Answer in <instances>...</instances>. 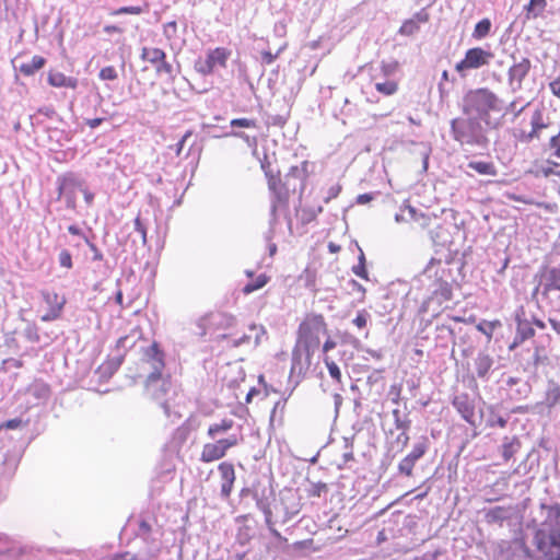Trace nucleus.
<instances>
[{"mask_svg": "<svg viewBox=\"0 0 560 560\" xmlns=\"http://www.w3.org/2000/svg\"><path fill=\"white\" fill-rule=\"evenodd\" d=\"M328 336V324L322 314H306L296 331V342L292 350V371H307L312 359L320 346V337Z\"/></svg>", "mask_w": 560, "mask_h": 560, "instance_id": "f257e3e1", "label": "nucleus"}, {"mask_svg": "<svg viewBox=\"0 0 560 560\" xmlns=\"http://www.w3.org/2000/svg\"><path fill=\"white\" fill-rule=\"evenodd\" d=\"M308 166V161H303L300 166H291L284 179L281 178L280 171L273 172L270 168L264 167L268 189L272 195L271 210L273 213H276L278 209L288 208L291 194L295 191V188L290 185L291 177L301 182V190L305 188L306 180L310 176Z\"/></svg>", "mask_w": 560, "mask_h": 560, "instance_id": "f03ea898", "label": "nucleus"}, {"mask_svg": "<svg viewBox=\"0 0 560 560\" xmlns=\"http://www.w3.org/2000/svg\"><path fill=\"white\" fill-rule=\"evenodd\" d=\"M462 109L467 117H476L487 127H495L490 119V113L501 110V101L491 90L479 88L469 90L464 95Z\"/></svg>", "mask_w": 560, "mask_h": 560, "instance_id": "7ed1b4c3", "label": "nucleus"}, {"mask_svg": "<svg viewBox=\"0 0 560 560\" xmlns=\"http://www.w3.org/2000/svg\"><path fill=\"white\" fill-rule=\"evenodd\" d=\"M144 390L147 396L160 404L165 411L170 409V398L176 395L171 375H163L162 371H154L148 375Z\"/></svg>", "mask_w": 560, "mask_h": 560, "instance_id": "20e7f679", "label": "nucleus"}, {"mask_svg": "<svg viewBox=\"0 0 560 560\" xmlns=\"http://www.w3.org/2000/svg\"><path fill=\"white\" fill-rule=\"evenodd\" d=\"M242 441V436L230 435L214 442L206 443L201 448L200 460L206 464L221 460L228 455L231 448L236 447Z\"/></svg>", "mask_w": 560, "mask_h": 560, "instance_id": "39448f33", "label": "nucleus"}, {"mask_svg": "<svg viewBox=\"0 0 560 560\" xmlns=\"http://www.w3.org/2000/svg\"><path fill=\"white\" fill-rule=\"evenodd\" d=\"M424 273L429 278L435 279L433 295L440 296L442 301H450L453 296L452 285L445 280L450 272L442 266L441 259L431 258L424 269Z\"/></svg>", "mask_w": 560, "mask_h": 560, "instance_id": "423d86ee", "label": "nucleus"}, {"mask_svg": "<svg viewBox=\"0 0 560 560\" xmlns=\"http://www.w3.org/2000/svg\"><path fill=\"white\" fill-rule=\"evenodd\" d=\"M492 58L493 54L490 50L472 47L467 49L464 58L455 65V70L464 78L468 71L488 66Z\"/></svg>", "mask_w": 560, "mask_h": 560, "instance_id": "0eeeda50", "label": "nucleus"}, {"mask_svg": "<svg viewBox=\"0 0 560 560\" xmlns=\"http://www.w3.org/2000/svg\"><path fill=\"white\" fill-rule=\"evenodd\" d=\"M481 120L476 117L455 118L451 121L454 139L459 142H472L482 131Z\"/></svg>", "mask_w": 560, "mask_h": 560, "instance_id": "6e6552de", "label": "nucleus"}, {"mask_svg": "<svg viewBox=\"0 0 560 560\" xmlns=\"http://www.w3.org/2000/svg\"><path fill=\"white\" fill-rule=\"evenodd\" d=\"M533 542L544 560H560V534L535 532Z\"/></svg>", "mask_w": 560, "mask_h": 560, "instance_id": "1a4fd4ad", "label": "nucleus"}, {"mask_svg": "<svg viewBox=\"0 0 560 560\" xmlns=\"http://www.w3.org/2000/svg\"><path fill=\"white\" fill-rule=\"evenodd\" d=\"M530 130L528 132L521 130L518 140L522 142H529L534 139H539L541 132L551 127L552 120L549 114L542 108L537 107L530 115Z\"/></svg>", "mask_w": 560, "mask_h": 560, "instance_id": "9d476101", "label": "nucleus"}, {"mask_svg": "<svg viewBox=\"0 0 560 560\" xmlns=\"http://www.w3.org/2000/svg\"><path fill=\"white\" fill-rule=\"evenodd\" d=\"M230 56L231 50L224 47H217L209 50L205 59H198L195 62V69L203 75L211 74L217 66L225 68Z\"/></svg>", "mask_w": 560, "mask_h": 560, "instance_id": "9b49d317", "label": "nucleus"}, {"mask_svg": "<svg viewBox=\"0 0 560 560\" xmlns=\"http://www.w3.org/2000/svg\"><path fill=\"white\" fill-rule=\"evenodd\" d=\"M141 59L151 63L158 74L173 73V67L166 60V54L164 50L155 47H143L141 50Z\"/></svg>", "mask_w": 560, "mask_h": 560, "instance_id": "f8f14e48", "label": "nucleus"}, {"mask_svg": "<svg viewBox=\"0 0 560 560\" xmlns=\"http://www.w3.org/2000/svg\"><path fill=\"white\" fill-rule=\"evenodd\" d=\"M217 469L221 479V495L229 499L236 480L234 465L229 460H223L218 464Z\"/></svg>", "mask_w": 560, "mask_h": 560, "instance_id": "ddd939ff", "label": "nucleus"}, {"mask_svg": "<svg viewBox=\"0 0 560 560\" xmlns=\"http://www.w3.org/2000/svg\"><path fill=\"white\" fill-rule=\"evenodd\" d=\"M427 450L428 445L424 441L415 444L411 452L399 462L398 471L401 475L411 477L417 460H419L427 453Z\"/></svg>", "mask_w": 560, "mask_h": 560, "instance_id": "4468645a", "label": "nucleus"}, {"mask_svg": "<svg viewBox=\"0 0 560 560\" xmlns=\"http://www.w3.org/2000/svg\"><path fill=\"white\" fill-rule=\"evenodd\" d=\"M546 517L535 532L560 534V504L544 506Z\"/></svg>", "mask_w": 560, "mask_h": 560, "instance_id": "2eb2a0df", "label": "nucleus"}, {"mask_svg": "<svg viewBox=\"0 0 560 560\" xmlns=\"http://www.w3.org/2000/svg\"><path fill=\"white\" fill-rule=\"evenodd\" d=\"M45 302L50 306L49 311L42 316L43 322H51L60 317L62 308L66 304L65 296H60L54 291L43 293Z\"/></svg>", "mask_w": 560, "mask_h": 560, "instance_id": "dca6fc26", "label": "nucleus"}, {"mask_svg": "<svg viewBox=\"0 0 560 560\" xmlns=\"http://www.w3.org/2000/svg\"><path fill=\"white\" fill-rule=\"evenodd\" d=\"M541 288L542 295L547 296L551 291H560V265L545 270L541 275L537 292Z\"/></svg>", "mask_w": 560, "mask_h": 560, "instance_id": "f3484780", "label": "nucleus"}, {"mask_svg": "<svg viewBox=\"0 0 560 560\" xmlns=\"http://www.w3.org/2000/svg\"><path fill=\"white\" fill-rule=\"evenodd\" d=\"M532 69V62L528 58L523 57L514 62L509 69V81L511 84L516 83L521 86L523 80L527 77Z\"/></svg>", "mask_w": 560, "mask_h": 560, "instance_id": "a211bd4d", "label": "nucleus"}, {"mask_svg": "<svg viewBox=\"0 0 560 560\" xmlns=\"http://www.w3.org/2000/svg\"><path fill=\"white\" fill-rule=\"evenodd\" d=\"M429 20L430 14L427 12V10L422 9L421 11L417 12L411 19L404 21L399 28V34L405 36H411L419 31L420 24L427 23Z\"/></svg>", "mask_w": 560, "mask_h": 560, "instance_id": "6ab92c4d", "label": "nucleus"}, {"mask_svg": "<svg viewBox=\"0 0 560 560\" xmlns=\"http://www.w3.org/2000/svg\"><path fill=\"white\" fill-rule=\"evenodd\" d=\"M453 406L460 413L464 420L469 423L474 422L475 408L467 395L456 396L453 400Z\"/></svg>", "mask_w": 560, "mask_h": 560, "instance_id": "aec40b11", "label": "nucleus"}, {"mask_svg": "<svg viewBox=\"0 0 560 560\" xmlns=\"http://www.w3.org/2000/svg\"><path fill=\"white\" fill-rule=\"evenodd\" d=\"M47 82L54 88H69L74 90L78 86V80L75 78L67 77L59 71H49Z\"/></svg>", "mask_w": 560, "mask_h": 560, "instance_id": "412c9836", "label": "nucleus"}, {"mask_svg": "<svg viewBox=\"0 0 560 560\" xmlns=\"http://www.w3.org/2000/svg\"><path fill=\"white\" fill-rule=\"evenodd\" d=\"M547 5V0H528V3L523 9L525 19L532 21L542 18Z\"/></svg>", "mask_w": 560, "mask_h": 560, "instance_id": "4be33fe9", "label": "nucleus"}, {"mask_svg": "<svg viewBox=\"0 0 560 560\" xmlns=\"http://www.w3.org/2000/svg\"><path fill=\"white\" fill-rule=\"evenodd\" d=\"M372 81H374L375 90L384 96H393L399 90V83L396 80L385 79L383 81H378L377 77L373 75Z\"/></svg>", "mask_w": 560, "mask_h": 560, "instance_id": "5701e85b", "label": "nucleus"}, {"mask_svg": "<svg viewBox=\"0 0 560 560\" xmlns=\"http://www.w3.org/2000/svg\"><path fill=\"white\" fill-rule=\"evenodd\" d=\"M145 355L154 362V371H162L164 369L165 354L156 341H153L152 345L147 349Z\"/></svg>", "mask_w": 560, "mask_h": 560, "instance_id": "b1692460", "label": "nucleus"}, {"mask_svg": "<svg viewBox=\"0 0 560 560\" xmlns=\"http://www.w3.org/2000/svg\"><path fill=\"white\" fill-rule=\"evenodd\" d=\"M46 65V59L42 56H33L27 62L20 65L19 70L25 77H31L39 71Z\"/></svg>", "mask_w": 560, "mask_h": 560, "instance_id": "393cba45", "label": "nucleus"}, {"mask_svg": "<svg viewBox=\"0 0 560 560\" xmlns=\"http://www.w3.org/2000/svg\"><path fill=\"white\" fill-rule=\"evenodd\" d=\"M535 336V329L532 327V325L526 322H518L517 328H516V336L514 339L513 345H511L510 349H513L517 345L524 342L527 339H530Z\"/></svg>", "mask_w": 560, "mask_h": 560, "instance_id": "a878e982", "label": "nucleus"}, {"mask_svg": "<svg viewBox=\"0 0 560 560\" xmlns=\"http://www.w3.org/2000/svg\"><path fill=\"white\" fill-rule=\"evenodd\" d=\"M521 441L517 436L504 438L502 444V457L504 462H509L520 450Z\"/></svg>", "mask_w": 560, "mask_h": 560, "instance_id": "bb28decb", "label": "nucleus"}, {"mask_svg": "<svg viewBox=\"0 0 560 560\" xmlns=\"http://www.w3.org/2000/svg\"><path fill=\"white\" fill-rule=\"evenodd\" d=\"M468 167L477 172L479 175L497 176L498 170L493 162L470 161Z\"/></svg>", "mask_w": 560, "mask_h": 560, "instance_id": "cd10ccee", "label": "nucleus"}, {"mask_svg": "<svg viewBox=\"0 0 560 560\" xmlns=\"http://www.w3.org/2000/svg\"><path fill=\"white\" fill-rule=\"evenodd\" d=\"M234 421L232 419H222L218 423H212L209 425L207 434L209 438L213 439L217 435L228 432L233 428Z\"/></svg>", "mask_w": 560, "mask_h": 560, "instance_id": "c85d7f7f", "label": "nucleus"}, {"mask_svg": "<svg viewBox=\"0 0 560 560\" xmlns=\"http://www.w3.org/2000/svg\"><path fill=\"white\" fill-rule=\"evenodd\" d=\"M269 280H270L269 276H267L266 273H260L259 276L256 277L255 280L245 284L242 289V292L246 295L250 294L254 291H257V290H260L261 288H264L269 282Z\"/></svg>", "mask_w": 560, "mask_h": 560, "instance_id": "c756f323", "label": "nucleus"}, {"mask_svg": "<svg viewBox=\"0 0 560 560\" xmlns=\"http://www.w3.org/2000/svg\"><path fill=\"white\" fill-rule=\"evenodd\" d=\"M491 31V22L489 19H482L479 21L474 28L472 37L476 39H482L489 35Z\"/></svg>", "mask_w": 560, "mask_h": 560, "instance_id": "7c9ffc66", "label": "nucleus"}, {"mask_svg": "<svg viewBox=\"0 0 560 560\" xmlns=\"http://www.w3.org/2000/svg\"><path fill=\"white\" fill-rule=\"evenodd\" d=\"M408 212L411 220L417 222L421 228H427L430 225L431 217L429 214L418 213L417 210L412 207H408Z\"/></svg>", "mask_w": 560, "mask_h": 560, "instance_id": "2f4dec72", "label": "nucleus"}, {"mask_svg": "<svg viewBox=\"0 0 560 560\" xmlns=\"http://www.w3.org/2000/svg\"><path fill=\"white\" fill-rule=\"evenodd\" d=\"M324 363H325L326 368L328 369L329 375L337 383H341L342 376H341V372H340V369L338 368V365L328 355L324 357Z\"/></svg>", "mask_w": 560, "mask_h": 560, "instance_id": "473e14b6", "label": "nucleus"}, {"mask_svg": "<svg viewBox=\"0 0 560 560\" xmlns=\"http://www.w3.org/2000/svg\"><path fill=\"white\" fill-rule=\"evenodd\" d=\"M548 145L552 152V155L560 160V129L556 135L550 137Z\"/></svg>", "mask_w": 560, "mask_h": 560, "instance_id": "72a5a7b5", "label": "nucleus"}, {"mask_svg": "<svg viewBox=\"0 0 560 560\" xmlns=\"http://www.w3.org/2000/svg\"><path fill=\"white\" fill-rule=\"evenodd\" d=\"M98 77L102 80L113 81V80H116L118 78V74H117V71H116L115 67L107 66V67H104V68L101 69V71L98 73Z\"/></svg>", "mask_w": 560, "mask_h": 560, "instance_id": "f704fd0d", "label": "nucleus"}, {"mask_svg": "<svg viewBox=\"0 0 560 560\" xmlns=\"http://www.w3.org/2000/svg\"><path fill=\"white\" fill-rule=\"evenodd\" d=\"M231 126L241 128H256L257 121L255 119L248 118H235L231 120Z\"/></svg>", "mask_w": 560, "mask_h": 560, "instance_id": "c9c22d12", "label": "nucleus"}, {"mask_svg": "<svg viewBox=\"0 0 560 560\" xmlns=\"http://www.w3.org/2000/svg\"><path fill=\"white\" fill-rule=\"evenodd\" d=\"M342 190V186L339 183L330 186L327 190V196L324 198L325 203H328L330 200L337 198Z\"/></svg>", "mask_w": 560, "mask_h": 560, "instance_id": "e433bc0d", "label": "nucleus"}, {"mask_svg": "<svg viewBox=\"0 0 560 560\" xmlns=\"http://www.w3.org/2000/svg\"><path fill=\"white\" fill-rule=\"evenodd\" d=\"M59 264L61 267H65L67 269L72 268V256L69 250L63 249L59 254Z\"/></svg>", "mask_w": 560, "mask_h": 560, "instance_id": "4c0bfd02", "label": "nucleus"}, {"mask_svg": "<svg viewBox=\"0 0 560 560\" xmlns=\"http://www.w3.org/2000/svg\"><path fill=\"white\" fill-rule=\"evenodd\" d=\"M142 9L140 7H121L112 12V15H120V14H141Z\"/></svg>", "mask_w": 560, "mask_h": 560, "instance_id": "58836bf2", "label": "nucleus"}, {"mask_svg": "<svg viewBox=\"0 0 560 560\" xmlns=\"http://www.w3.org/2000/svg\"><path fill=\"white\" fill-rule=\"evenodd\" d=\"M25 337L32 342L39 341L38 328L35 324H31L25 329Z\"/></svg>", "mask_w": 560, "mask_h": 560, "instance_id": "ea45409f", "label": "nucleus"}, {"mask_svg": "<svg viewBox=\"0 0 560 560\" xmlns=\"http://www.w3.org/2000/svg\"><path fill=\"white\" fill-rule=\"evenodd\" d=\"M397 68H398L397 62H394V63L382 62L380 70H381L382 75L385 79H387L392 73H394L397 70Z\"/></svg>", "mask_w": 560, "mask_h": 560, "instance_id": "a19ab883", "label": "nucleus"}, {"mask_svg": "<svg viewBox=\"0 0 560 560\" xmlns=\"http://www.w3.org/2000/svg\"><path fill=\"white\" fill-rule=\"evenodd\" d=\"M266 523L268 525V528L271 533V535L279 541V542H287L288 539L283 537L280 532L275 527V524L272 523L270 516H267Z\"/></svg>", "mask_w": 560, "mask_h": 560, "instance_id": "79ce46f5", "label": "nucleus"}, {"mask_svg": "<svg viewBox=\"0 0 560 560\" xmlns=\"http://www.w3.org/2000/svg\"><path fill=\"white\" fill-rule=\"evenodd\" d=\"M266 523L268 525V528L271 533V535L279 541V542H287L288 539L283 537L280 532L275 527V524L272 523L270 516H267Z\"/></svg>", "mask_w": 560, "mask_h": 560, "instance_id": "37998d69", "label": "nucleus"}, {"mask_svg": "<svg viewBox=\"0 0 560 560\" xmlns=\"http://www.w3.org/2000/svg\"><path fill=\"white\" fill-rule=\"evenodd\" d=\"M266 523L268 525V528L271 533V535L279 541V542H287L288 539L283 537L280 532L275 527V524L272 523L270 516H267Z\"/></svg>", "mask_w": 560, "mask_h": 560, "instance_id": "c03bdc74", "label": "nucleus"}, {"mask_svg": "<svg viewBox=\"0 0 560 560\" xmlns=\"http://www.w3.org/2000/svg\"><path fill=\"white\" fill-rule=\"evenodd\" d=\"M266 523L268 525V528L271 533V535L279 541V542H287L288 539L283 537L280 532L275 527V524L272 523L270 516H267Z\"/></svg>", "mask_w": 560, "mask_h": 560, "instance_id": "a18cd8bd", "label": "nucleus"}, {"mask_svg": "<svg viewBox=\"0 0 560 560\" xmlns=\"http://www.w3.org/2000/svg\"><path fill=\"white\" fill-rule=\"evenodd\" d=\"M328 491V487L324 482H316L312 486V489L310 491V494L312 497H320L322 494L326 493Z\"/></svg>", "mask_w": 560, "mask_h": 560, "instance_id": "49530a36", "label": "nucleus"}, {"mask_svg": "<svg viewBox=\"0 0 560 560\" xmlns=\"http://www.w3.org/2000/svg\"><path fill=\"white\" fill-rule=\"evenodd\" d=\"M368 314L365 311H361L358 313V315L355 316V318L353 319V324L358 327V328H364L368 324Z\"/></svg>", "mask_w": 560, "mask_h": 560, "instance_id": "de8ad7c7", "label": "nucleus"}, {"mask_svg": "<svg viewBox=\"0 0 560 560\" xmlns=\"http://www.w3.org/2000/svg\"><path fill=\"white\" fill-rule=\"evenodd\" d=\"M352 271L355 276H358L364 280H369V273H368L365 264H358V265L353 266Z\"/></svg>", "mask_w": 560, "mask_h": 560, "instance_id": "09e8293b", "label": "nucleus"}, {"mask_svg": "<svg viewBox=\"0 0 560 560\" xmlns=\"http://www.w3.org/2000/svg\"><path fill=\"white\" fill-rule=\"evenodd\" d=\"M22 424V420L19 418L10 419L3 423L0 424V429H7V430H15L20 428Z\"/></svg>", "mask_w": 560, "mask_h": 560, "instance_id": "8fccbe9b", "label": "nucleus"}, {"mask_svg": "<svg viewBox=\"0 0 560 560\" xmlns=\"http://www.w3.org/2000/svg\"><path fill=\"white\" fill-rule=\"evenodd\" d=\"M163 30H164V35L167 38H172L173 36H175V34L177 32V24L174 21L167 22L166 24H164Z\"/></svg>", "mask_w": 560, "mask_h": 560, "instance_id": "3c124183", "label": "nucleus"}, {"mask_svg": "<svg viewBox=\"0 0 560 560\" xmlns=\"http://www.w3.org/2000/svg\"><path fill=\"white\" fill-rule=\"evenodd\" d=\"M135 229L141 235L143 242H145L147 241V228L143 224V222L141 221L139 215L135 219Z\"/></svg>", "mask_w": 560, "mask_h": 560, "instance_id": "603ef678", "label": "nucleus"}, {"mask_svg": "<svg viewBox=\"0 0 560 560\" xmlns=\"http://www.w3.org/2000/svg\"><path fill=\"white\" fill-rule=\"evenodd\" d=\"M549 90L560 100V74L549 82Z\"/></svg>", "mask_w": 560, "mask_h": 560, "instance_id": "864d4df0", "label": "nucleus"}, {"mask_svg": "<svg viewBox=\"0 0 560 560\" xmlns=\"http://www.w3.org/2000/svg\"><path fill=\"white\" fill-rule=\"evenodd\" d=\"M281 51H282V48L279 49L276 54H272L271 51H262L261 52L262 61L266 65H271L279 57Z\"/></svg>", "mask_w": 560, "mask_h": 560, "instance_id": "5fc2aeb1", "label": "nucleus"}, {"mask_svg": "<svg viewBox=\"0 0 560 560\" xmlns=\"http://www.w3.org/2000/svg\"><path fill=\"white\" fill-rule=\"evenodd\" d=\"M192 136V131L191 130H188L185 132V135L182 137V139L177 142L176 144V149H175V153L177 156L180 155L183 149H184V144L185 142L187 141L188 138H190Z\"/></svg>", "mask_w": 560, "mask_h": 560, "instance_id": "6e6d98bb", "label": "nucleus"}, {"mask_svg": "<svg viewBox=\"0 0 560 560\" xmlns=\"http://www.w3.org/2000/svg\"><path fill=\"white\" fill-rule=\"evenodd\" d=\"M506 419L503 418L502 416H494L493 418H491L489 421H488V425L489 427H500V428H505L506 427Z\"/></svg>", "mask_w": 560, "mask_h": 560, "instance_id": "4d7b16f0", "label": "nucleus"}, {"mask_svg": "<svg viewBox=\"0 0 560 560\" xmlns=\"http://www.w3.org/2000/svg\"><path fill=\"white\" fill-rule=\"evenodd\" d=\"M337 346V342L330 338L329 336L326 338L325 342L323 343V352L325 355H327V353L335 349Z\"/></svg>", "mask_w": 560, "mask_h": 560, "instance_id": "13d9d810", "label": "nucleus"}, {"mask_svg": "<svg viewBox=\"0 0 560 560\" xmlns=\"http://www.w3.org/2000/svg\"><path fill=\"white\" fill-rule=\"evenodd\" d=\"M249 530L250 528L248 526L240 528L238 539L241 544H246L249 540Z\"/></svg>", "mask_w": 560, "mask_h": 560, "instance_id": "bf43d9fd", "label": "nucleus"}, {"mask_svg": "<svg viewBox=\"0 0 560 560\" xmlns=\"http://www.w3.org/2000/svg\"><path fill=\"white\" fill-rule=\"evenodd\" d=\"M312 545H313V539H305V540L295 541L293 544V547H294V549L302 550L307 547H311Z\"/></svg>", "mask_w": 560, "mask_h": 560, "instance_id": "052dcab7", "label": "nucleus"}, {"mask_svg": "<svg viewBox=\"0 0 560 560\" xmlns=\"http://www.w3.org/2000/svg\"><path fill=\"white\" fill-rule=\"evenodd\" d=\"M71 184H74V179L69 177H62L59 184V195H61L62 191Z\"/></svg>", "mask_w": 560, "mask_h": 560, "instance_id": "680f3d73", "label": "nucleus"}, {"mask_svg": "<svg viewBox=\"0 0 560 560\" xmlns=\"http://www.w3.org/2000/svg\"><path fill=\"white\" fill-rule=\"evenodd\" d=\"M82 192H83V197H84L85 202L88 205H92V202L94 200V194L92 191H90L89 189H86V188H83Z\"/></svg>", "mask_w": 560, "mask_h": 560, "instance_id": "e2e57ef3", "label": "nucleus"}, {"mask_svg": "<svg viewBox=\"0 0 560 560\" xmlns=\"http://www.w3.org/2000/svg\"><path fill=\"white\" fill-rule=\"evenodd\" d=\"M104 32L107 33V34H113V33H121L122 32V28H120L119 26L117 25H106L104 27Z\"/></svg>", "mask_w": 560, "mask_h": 560, "instance_id": "0e129e2a", "label": "nucleus"}, {"mask_svg": "<svg viewBox=\"0 0 560 560\" xmlns=\"http://www.w3.org/2000/svg\"><path fill=\"white\" fill-rule=\"evenodd\" d=\"M104 118H93L86 121L88 126L92 129L98 127L103 122Z\"/></svg>", "mask_w": 560, "mask_h": 560, "instance_id": "69168bd1", "label": "nucleus"}, {"mask_svg": "<svg viewBox=\"0 0 560 560\" xmlns=\"http://www.w3.org/2000/svg\"><path fill=\"white\" fill-rule=\"evenodd\" d=\"M358 202L363 205L372 200V196L369 194H363L358 196Z\"/></svg>", "mask_w": 560, "mask_h": 560, "instance_id": "338daca9", "label": "nucleus"}, {"mask_svg": "<svg viewBox=\"0 0 560 560\" xmlns=\"http://www.w3.org/2000/svg\"><path fill=\"white\" fill-rule=\"evenodd\" d=\"M342 396L340 394H335L334 395V401H335V408H336V411L339 410L340 406L342 405Z\"/></svg>", "mask_w": 560, "mask_h": 560, "instance_id": "774afa93", "label": "nucleus"}]
</instances>
